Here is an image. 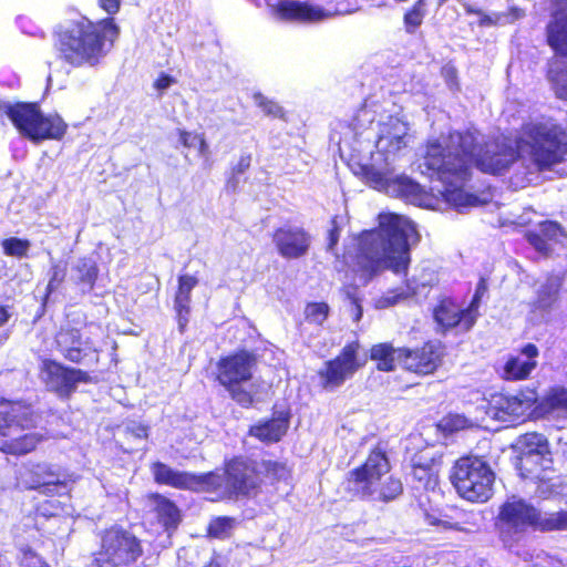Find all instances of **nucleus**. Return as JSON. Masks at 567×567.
<instances>
[{"label":"nucleus","instance_id":"1","mask_svg":"<svg viewBox=\"0 0 567 567\" xmlns=\"http://www.w3.org/2000/svg\"><path fill=\"white\" fill-rule=\"evenodd\" d=\"M519 158V151L512 144L498 141L478 142L470 131L449 134L446 144L427 143V169L430 179L442 183L437 193L456 207L477 206L478 196L465 192L473 167L488 175H503Z\"/></svg>","mask_w":567,"mask_h":567},{"label":"nucleus","instance_id":"2","mask_svg":"<svg viewBox=\"0 0 567 567\" xmlns=\"http://www.w3.org/2000/svg\"><path fill=\"white\" fill-rule=\"evenodd\" d=\"M151 471L158 485L197 493H215L219 501L254 498L260 494L262 486L258 462L244 455L224 460L221 474L217 471L200 474L176 471L159 461L152 463Z\"/></svg>","mask_w":567,"mask_h":567},{"label":"nucleus","instance_id":"3","mask_svg":"<svg viewBox=\"0 0 567 567\" xmlns=\"http://www.w3.org/2000/svg\"><path fill=\"white\" fill-rule=\"evenodd\" d=\"M109 17L91 20L82 16L52 32L53 50L64 64L79 68H97L107 56L120 37V27L113 18L121 9V0H97Z\"/></svg>","mask_w":567,"mask_h":567},{"label":"nucleus","instance_id":"4","mask_svg":"<svg viewBox=\"0 0 567 567\" xmlns=\"http://www.w3.org/2000/svg\"><path fill=\"white\" fill-rule=\"evenodd\" d=\"M409 227L396 214L382 215L377 227L358 234L353 250L344 252L347 265L365 281L386 269L405 272L410 262Z\"/></svg>","mask_w":567,"mask_h":567},{"label":"nucleus","instance_id":"5","mask_svg":"<svg viewBox=\"0 0 567 567\" xmlns=\"http://www.w3.org/2000/svg\"><path fill=\"white\" fill-rule=\"evenodd\" d=\"M392 464L385 442L373 445L364 461L350 470L344 478V491L359 499L390 503L403 493L401 480L391 475Z\"/></svg>","mask_w":567,"mask_h":567},{"label":"nucleus","instance_id":"6","mask_svg":"<svg viewBox=\"0 0 567 567\" xmlns=\"http://www.w3.org/2000/svg\"><path fill=\"white\" fill-rule=\"evenodd\" d=\"M494 528L503 546L512 549L528 529L540 533L567 530V509L543 513L523 498H513L499 506Z\"/></svg>","mask_w":567,"mask_h":567},{"label":"nucleus","instance_id":"7","mask_svg":"<svg viewBox=\"0 0 567 567\" xmlns=\"http://www.w3.org/2000/svg\"><path fill=\"white\" fill-rule=\"evenodd\" d=\"M39 419L31 402L0 396V453L20 457L37 451L44 440L34 431Z\"/></svg>","mask_w":567,"mask_h":567},{"label":"nucleus","instance_id":"8","mask_svg":"<svg viewBox=\"0 0 567 567\" xmlns=\"http://www.w3.org/2000/svg\"><path fill=\"white\" fill-rule=\"evenodd\" d=\"M21 136L34 144L43 141H61L68 124L58 114H43L37 102H16L0 105Z\"/></svg>","mask_w":567,"mask_h":567},{"label":"nucleus","instance_id":"9","mask_svg":"<svg viewBox=\"0 0 567 567\" xmlns=\"http://www.w3.org/2000/svg\"><path fill=\"white\" fill-rule=\"evenodd\" d=\"M91 567H132L144 555L143 540L131 529L112 524L97 533Z\"/></svg>","mask_w":567,"mask_h":567},{"label":"nucleus","instance_id":"10","mask_svg":"<svg viewBox=\"0 0 567 567\" xmlns=\"http://www.w3.org/2000/svg\"><path fill=\"white\" fill-rule=\"evenodd\" d=\"M565 133L542 123H527L522 126V136L517 147H529V155L538 172L551 169L567 156Z\"/></svg>","mask_w":567,"mask_h":567},{"label":"nucleus","instance_id":"11","mask_svg":"<svg viewBox=\"0 0 567 567\" xmlns=\"http://www.w3.org/2000/svg\"><path fill=\"white\" fill-rule=\"evenodd\" d=\"M451 482L458 495L471 503H485L493 495L495 474L478 456L460 457L453 465Z\"/></svg>","mask_w":567,"mask_h":567},{"label":"nucleus","instance_id":"12","mask_svg":"<svg viewBox=\"0 0 567 567\" xmlns=\"http://www.w3.org/2000/svg\"><path fill=\"white\" fill-rule=\"evenodd\" d=\"M256 364V354L245 349L224 355L216 363V381L244 409H250L255 404L254 394L241 384L252 379V369Z\"/></svg>","mask_w":567,"mask_h":567},{"label":"nucleus","instance_id":"13","mask_svg":"<svg viewBox=\"0 0 567 567\" xmlns=\"http://www.w3.org/2000/svg\"><path fill=\"white\" fill-rule=\"evenodd\" d=\"M361 350L359 340H351L341 348L336 357L324 361L317 371L320 389L331 392L353 378L367 364V357L361 354Z\"/></svg>","mask_w":567,"mask_h":567},{"label":"nucleus","instance_id":"14","mask_svg":"<svg viewBox=\"0 0 567 567\" xmlns=\"http://www.w3.org/2000/svg\"><path fill=\"white\" fill-rule=\"evenodd\" d=\"M39 375L50 392L65 400H69L75 393L78 384H91L97 381L86 370L70 367L50 358L41 360Z\"/></svg>","mask_w":567,"mask_h":567},{"label":"nucleus","instance_id":"15","mask_svg":"<svg viewBox=\"0 0 567 567\" xmlns=\"http://www.w3.org/2000/svg\"><path fill=\"white\" fill-rule=\"evenodd\" d=\"M85 329H87L90 336L83 339L80 329L71 326L61 327L54 337L55 347L63 358L71 363L81 364L84 358L89 357L90 362L97 365L100 363V349L95 346L91 336L95 334V331H100L101 327L87 323Z\"/></svg>","mask_w":567,"mask_h":567},{"label":"nucleus","instance_id":"16","mask_svg":"<svg viewBox=\"0 0 567 567\" xmlns=\"http://www.w3.org/2000/svg\"><path fill=\"white\" fill-rule=\"evenodd\" d=\"M525 452L519 457L518 468L526 480H540L542 474L553 467V454L548 440L539 433H526L522 441Z\"/></svg>","mask_w":567,"mask_h":567},{"label":"nucleus","instance_id":"17","mask_svg":"<svg viewBox=\"0 0 567 567\" xmlns=\"http://www.w3.org/2000/svg\"><path fill=\"white\" fill-rule=\"evenodd\" d=\"M20 481L24 489L37 491L47 496L70 494L68 482L49 463L37 462L27 465Z\"/></svg>","mask_w":567,"mask_h":567},{"label":"nucleus","instance_id":"18","mask_svg":"<svg viewBox=\"0 0 567 567\" xmlns=\"http://www.w3.org/2000/svg\"><path fill=\"white\" fill-rule=\"evenodd\" d=\"M437 330L445 333L453 329L470 331L476 323L466 307H461L452 297H442L432 310Z\"/></svg>","mask_w":567,"mask_h":567},{"label":"nucleus","instance_id":"19","mask_svg":"<svg viewBox=\"0 0 567 567\" xmlns=\"http://www.w3.org/2000/svg\"><path fill=\"white\" fill-rule=\"evenodd\" d=\"M272 243L279 256L284 259H299L306 256L311 246V236L298 226L284 225L275 228Z\"/></svg>","mask_w":567,"mask_h":567},{"label":"nucleus","instance_id":"20","mask_svg":"<svg viewBox=\"0 0 567 567\" xmlns=\"http://www.w3.org/2000/svg\"><path fill=\"white\" fill-rule=\"evenodd\" d=\"M289 410L272 413L270 417L258 420L248 427L247 435L264 444H275L282 440L290 425Z\"/></svg>","mask_w":567,"mask_h":567},{"label":"nucleus","instance_id":"21","mask_svg":"<svg viewBox=\"0 0 567 567\" xmlns=\"http://www.w3.org/2000/svg\"><path fill=\"white\" fill-rule=\"evenodd\" d=\"M518 352L519 355H508L503 365L502 377L506 381L527 380L537 368L539 349L536 344L528 342L524 344Z\"/></svg>","mask_w":567,"mask_h":567},{"label":"nucleus","instance_id":"22","mask_svg":"<svg viewBox=\"0 0 567 567\" xmlns=\"http://www.w3.org/2000/svg\"><path fill=\"white\" fill-rule=\"evenodd\" d=\"M406 123L398 117L390 116L382 124L379 142L383 143L382 152L384 156H396L409 146L411 140Z\"/></svg>","mask_w":567,"mask_h":567},{"label":"nucleus","instance_id":"23","mask_svg":"<svg viewBox=\"0 0 567 567\" xmlns=\"http://www.w3.org/2000/svg\"><path fill=\"white\" fill-rule=\"evenodd\" d=\"M145 499L157 523L166 532L175 530L178 527L182 522V513L174 501L157 492L147 493Z\"/></svg>","mask_w":567,"mask_h":567},{"label":"nucleus","instance_id":"24","mask_svg":"<svg viewBox=\"0 0 567 567\" xmlns=\"http://www.w3.org/2000/svg\"><path fill=\"white\" fill-rule=\"evenodd\" d=\"M197 285L198 279L193 275L184 274L177 277V288L174 296V310L176 313L178 331L181 333L186 331L190 315L192 290Z\"/></svg>","mask_w":567,"mask_h":567},{"label":"nucleus","instance_id":"25","mask_svg":"<svg viewBox=\"0 0 567 567\" xmlns=\"http://www.w3.org/2000/svg\"><path fill=\"white\" fill-rule=\"evenodd\" d=\"M525 408V400L518 395L502 392L493 393L486 404V413L502 422H511L518 417Z\"/></svg>","mask_w":567,"mask_h":567},{"label":"nucleus","instance_id":"26","mask_svg":"<svg viewBox=\"0 0 567 567\" xmlns=\"http://www.w3.org/2000/svg\"><path fill=\"white\" fill-rule=\"evenodd\" d=\"M65 513V505L56 499H44L35 505L33 511L28 514L27 519L29 523L24 524V532L31 529L38 530L42 536L53 534L51 530L45 529L43 523L61 516Z\"/></svg>","mask_w":567,"mask_h":567},{"label":"nucleus","instance_id":"27","mask_svg":"<svg viewBox=\"0 0 567 567\" xmlns=\"http://www.w3.org/2000/svg\"><path fill=\"white\" fill-rule=\"evenodd\" d=\"M546 41L555 54L567 58V7L553 13L546 28Z\"/></svg>","mask_w":567,"mask_h":567},{"label":"nucleus","instance_id":"28","mask_svg":"<svg viewBox=\"0 0 567 567\" xmlns=\"http://www.w3.org/2000/svg\"><path fill=\"white\" fill-rule=\"evenodd\" d=\"M388 193L406 203L425 207V204L423 203L424 190L422 185L404 174L390 179V184H388Z\"/></svg>","mask_w":567,"mask_h":567},{"label":"nucleus","instance_id":"29","mask_svg":"<svg viewBox=\"0 0 567 567\" xmlns=\"http://www.w3.org/2000/svg\"><path fill=\"white\" fill-rule=\"evenodd\" d=\"M277 12L282 20L312 22L319 21L324 13L307 2L296 0H281L277 4Z\"/></svg>","mask_w":567,"mask_h":567},{"label":"nucleus","instance_id":"30","mask_svg":"<svg viewBox=\"0 0 567 567\" xmlns=\"http://www.w3.org/2000/svg\"><path fill=\"white\" fill-rule=\"evenodd\" d=\"M546 79L555 96L567 102V60L551 58L547 62Z\"/></svg>","mask_w":567,"mask_h":567},{"label":"nucleus","instance_id":"31","mask_svg":"<svg viewBox=\"0 0 567 567\" xmlns=\"http://www.w3.org/2000/svg\"><path fill=\"white\" fill-rule=\"evenodd\" d=\"M260 477L267 478L271 485L286 482L291 478L292 470L285 461L279 460H261L258 463Z\"/></svg>","mask_w":567,"mask_h":567},{"label":"nucleus","instance_id":"32","mask_svg":"<svg viewBox=\"0 0 567 567\" xmlns=\"http://www.w3.org/2000/svg\"><path fill=\"white\" fill-rule=\"evenodd\" d=\"M74 270L78 275L76 284L85 287L89 291L93 290L99 279V265L90 257H82L78 260Z\"/></svg>","mask_w":567,"mask_h":567},{"label":"nucleus","instance_id":"33","mask_svg":"<svg viewBox=\"0 0 567 567\" xmlns=\"http://www.w3.org/2000/svg\"><path fill=\"white\" fill-rule=\"evenodd\" d=\"M395 352L389 342L377 343L370 348V359L375 361L377 370L391 372L395 369Z\"/></svg>","mask_w":567,"mask_h":567},{"label":"nucleus","instance_id":"34","mask_svg":"<svg viewBox=\"0 0 567 567\" xmlns=\"http://www.w3.org/2000/svg\"><path fill=\"white\" fill-rule=\"evenodd\" d=\"M176 134L182 147L190 150L196 146L198 155L205 157L208 156L209 145L204 133L192 132L185 128H177Z\"/></svg>","mask_w":567,"mask_h":567},{"label":"nucleus","instance_id":"35","mask_svg":"<svg viewBox=\"0 0 567 567\" xmlns=\"http://www.w3.org/2000/svg\"><path fill=\"white\" fill-rule=\"evenodd\" d=\"M237 520L231 516L213 517L207 527L206 535L214 539H226L231 536V530L236 527Z\"/></svg>","mask_w":567,"mask_h":567},{"label":"nucleus","instance_id":"36","mask_svg":"<svg viewBox=\"0 0 567 567\" xmlns=\"http://www.w3.org/2000/svg\"><path fill=\"white\" fill-rule=\"evenodd\" d=\"M65 277L66 264L61 261L52 262L49 269V281L43 297L44 302L64 282Z\"/></svg>","mask_w":567,"mask_h":567},{"label":"nucleus","instance_id":"37","mask_svg":"<svg viewBox=\"0 0 567 567\" xmlns=\"http://www.w3.org/2000/svg\"><path fill=\"white\" fill-rule=\"evenodd\" d=\"M545 406L550 411H563L567 413V389L553 386L544 398Z\"/></svg>","mask_w":567,"mask_h":567},{"label":"nucleus","instance_id":"38","mask_svg":"<svg viewBox=\"0 0 567 567\" xmlns=\"http://www.w3.org/2000/svg\"><path fill=\"white\" fill-rule=\"evenodd\" d=\"M251 166V154H243L237 163L230 167L229 175L226 181V187L236 190L239 183V176L246 173Z\"/></svg>","mask_w":567,"mask_h":567},{"label":"nucleus","instance_id":"39","mask_svg":"<svg viewBox=\"0 0 567 567\" xmlns=\"http://www.w3.org/2000/svg\"><path fill=\"white\" fill-rule=\"evenodd\" d=\"M1 246L7 256L23 258L28 256L30 241L18 237H9L2 240Z\"/></svg>","mask_w":567,"mask_h":567},{"label":"nucleus","instance_id":"40","mask_svg":"<svg viewBox=\"0 0 567 567\" xmlns=\"http://www.w3.org/2000/svg\"><path fill=\"white\" fill-rule=\"evenodd\" d=\"M398 357L405 369L416 373L422 372V367L425 365L423 362V355L419 350L401 348L398 350Z\"/></svg>","mask_w":567,"mask_h":567},{"label":"nucleus","instance_id":"41","mask_svg":"<svg viewBox=\"0 0 567 567\" xmlns=\"http://www.w3.org/2000/svg\"><path fill=\"white\" fill-rule=\"evenodd\" d=\"M446 355V346L440 341H427V374L435 372L442 364Z\"/></svg>","mask_w":567,"mask_h":567},{"label":"nucleus","instance_id":"42","mask_svg":"<svg viewBox=\"0 0 567 567\" xmlns=\"http://www.w3.org/2000/svg\"><path fill=\"white\" fill-rule=\"evenodd\" d=\"M330 312L329 305L324 301L308 302L305 308V318L309 322L321 326Z\"/></svg>","mask_w":567,"mask_h":567},{"label":"nucleus","instance_id":"43","mask_svg":"<svg viewBox=\"0 0 567 567\" xmlns=\"http://www.w3.org/2000/svg\"><path fill=\"white\" fill-rule=\"evenodd\" d=\"M20 553V567H51L50 564L30 546L22 547Z\"/></svg>","mask_w":567,"mask_h":567},{"label":"nucleus","instance_id":"44","mask_svg":"<svg viewBox=\"0 0 567 567\" xmlns=\"http://www.w3.org/2000/svg\"><path fill=\"white\" fill-rule=\"evenodd\" d=\"M423 3V0H417L413 7L408 10L404 14V27L408 32L412 33L414 32L423 21V13L421 10V6Z\"/></svg>","mask_w":567,"mask_h":567},{"label":"nucleus","instance_id":"45","mask_svg":"<svg viewBox=\"0 0 567 567\" xmlns=\"http://www.w3.org/2000/svg\"><path fill=\"white\" fill-rule=\"evenodd\" d=\"M486 291H487L486 280L484 278H481L476 285L475 292H474L470 303L466 307L467 310H470V313L473 316L475 321L477 320V318L480 316L478 308L481 305L482 297L485 295Z\"/></svg>","mask_w":567,"mask_h":567},{"label":"nucleus","instance_id":"46","mask_svg":"<svg viewBox=\"0 0 567 567\" xmlns=\"http://www.w3.org/2000/svg\"><path fill=\"white\" fill-rule=\"evenodd\" d=\"M257 105L262 110V112L272 117L282 118L285 116V112L282 107L276 103L275 101H271L261 94H258L256 96Z\"/></svg>","mask_w":567,"mask_h":567},{"label":"nucleus","instance_id":"47","mask_svg":"<svg viewBox=\"0 0 567 567\" xmlns=\"http://www.w3.org/2000/svg\"><path fill=\"white\" fill-rule=\"evenodd\" d=\"M363 175L368 182L373 184L377 188H382L388 193V184L390 179L382 172L373 168L372 166L363 167Z\"/></svg>","mask_w":567,"mask_h":567},{"label":"nucleus","instance_id":"48","mask_svg":"<svg viewBox=\"0 0 567 567\" xmlns=\"http://www.w3.org/2000/svg\"><path fill=\"white\" fill-rule=\"evenodd\" d=\"M466 13L475 14L478 17L477 24L482 28L497 25L504 16L503 13H496L494 17L486 14L483 10L478 8L467 7Z\"/></svg>","mask_w":567,"mask_h":567},{"label":"nucleus","instance_id":"49","mask_svg":"<svg viewBox=\"0 0 567 567\" xmlns=\"http://www.w3.org/2000/svg\"><path fill=\"white\" fill-rule=\"evenodd\" d=\"M427 523L434 526H443L446 529H458L460 522L454 518L451 514H443L436 517L427 513Z\"/></svg>","mask_w":567,"mask_h":567},{"label":"nucleus","instance_id":"50","mask_svg":"<svg viewBox=\"0 0 567 567\" xmlns=\"http://www.w3.org/2000/svg\"><path fill=\"white\" fill-rule=\"evenodd\" d=\"M526 240L538 251L548 250V240L543 234L535 230H528L525 233Z\"/></svg>","mask_w":567,"mask_h":567},{"label":"nucleus","instance_id":"51","mask_svg":"<svg viewBox=\"0 0 567 567\" xmlns=\"http://www.w3.org/2000/svg\"><path fill=\"white\" fill-rule=\"evenodd\" d=\"M340 227L337 223V218L333 217L331 219V228L328 230V244L327 248L332 250L338 245L339 238H340Z\"/></svg>","mask_w":567,"mask_h":567},{"label":"nucleus","instance_id":"52","mask_svg":"<svg viewBox=\"0 0 567 567\" xmlns=\"http://www.w3.org/2000/svg\"><path fill=\"white\" fill-rule=\"evenodd\" d=\"M539 226V233L543 234L547 240L556 237L560 230V225L557 221L546 220L540 223Z\"/></svg>","mask_w":567,"mask_h":567},{"label":"nucleus","instance_id":"53","mask_svg":"<svg viewBox=\"0 0 567 567\" xmlns=\"http://www.w3.org/2000/svg\"><path fill=\"white\" fill-rule=\"evenodd\" d=\"M176 83V79L167 73L162 72L153 83L155 90L162 92Z\"/></svg>","mask_w":567,"mask_h":567},{"label":"nucleus","instance_id":"54","mask_svg":"<svg viewBox=\"0 0 567 567\" xmlns=\"http://www.w3.org/2000/svg\"><path fill=\"white\" fill-rule=\"evenodd\" d=\"M404 298V295L403 293H395V295H392V296H382L380 299H379V303L381 307H391L395 303H398L401 299Z\"/></svg>","mask_w":567,"mask_h":567},{"label":"nucleus","instance_id":"55","mask_svg":"<svg viewBox=\"0 0 567 567\" xmlns=\"http://www.w3.org/2000/svg\"><path fill=\"white\" fill-rule=\"evenodd\" d=\"M425 474V466L420 463L412 464V475L415 480L422 481Z\"/></svg>","mask_w":567,"mask_h":567},{"label":"nucleus","instance_id":"56","mask_svg":"<svg viewBox=\"0 0 567 567\" xmlns=\"http://www.w3.org/2000/svg\"><path fill=\"white\" fill-rule=\"evenodd\" d=\"M11 313L8 306L0 305V328L6 326L10 320Z\"/></svg>","mask_w":567,"mask_h":567},{"label":"nucleus","instance_id":"57","mask_svg":"<svg viewBox=\"0 0 567 567\" xmlns=\"http://www.w3.org/2000/svg\"><path fill=\"white\" fill-rule=\"evenodd\" d=\"M204 567H220V564L216 557H212L208 563L204 565Z\"/></svg>","mask_w":567,"mask_h":567},{"label":"nucleus","instance_id":"58","mask_svg":"<svg viewBox=\"0 0 567 567\" xmlns=\"http://www.w3.org/2000/svg\"><path fill=\"white\" fill-rule=\"evenodd\" d=\"M352 299H353V302H354V303L358 306V308H359L358 318H360V317H361V315H362V311H361V307H360V305H359V301H358V299H357L355 297H353Z\"/></svg>","mask_w":567,"mask_h":567},{"label":"nucleus","instance_id":"59","mask_svg":"<svg viewBox=\"0 0 567 567\" xmlns=\"http://www.w3.org/2000/svg\"><path fill=\"white\" fill-rule=\"evenodd\" d=\"M429 195L435 196V195H434V188H433V187H431V188H430V190H427V196H429Z\"/></svg>","mask_w":567,"mask_h":567}]
</instances>
